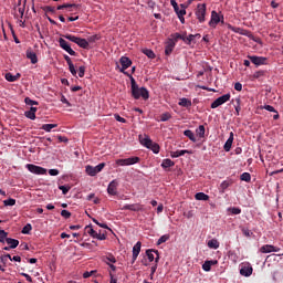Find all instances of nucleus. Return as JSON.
Listing matches in <instances>:
<instances>
[{
    "label": "nucleus",
    "instance_id": "f257e3e1",
    "mask_svg": "<svg viewBox=\"0 0 283 283\" xmlns=\"http://www.w3.org/2000/svg\"><path fill=\"white\" fill-rule=\"evenodd\" d=\"M130 78V94L135 101L143 98V101H149V91L146 87H139L134 76L128 75Z\"/></svg>",
    "mask_w": 283,
    "mask_h": 283
},
{
    "label": "nucleus",
    "instance_id": "13d9d810",
    "mask_svg": "<svg viewBox=\"0 0 283 283\" xmlns=\"http://www.w3.org/2000/svg\"><path fill=\"white\" fill-rule=\"evenodd\" d=\"M93 222H94L95 224H97V227H101L102 229H109V227H107L106 223H101V222H98V220H96V219H93Z\"/></svg>",
    "mask_w": 283,
    "mask_h": 283
},
{
    "label": "nucleus",
    "instance_id": "72a5a7b5",
    "mask_svg": "<svg viewBox=\"0 0 283 283\" xmlns=\"http://www.w3.org/2000/svg\"><path fill=\"white\" fill-rule=\"evenodd\" d=\"M209 249H220V242L217 241V239H212L208 241Z\"/></svg>",
    "mask_w": 283,
    "mask_h": 283
},
{
    "label": "nucleus",
    "instance_id": "c85d7f7f",
    "mask_svg": "<svg viewBox=\"0 0 283 283\" xmlns=\"http://www.w3.org/2000/svg\"><path fill=\"white\" fill-rule=\"evenodd\" d=\"M184 135L189 138V140H191L192 143H197L198 139L196 138V135L193 134V132L191 129H187L184 132Z\"/></svg>",
    "mask_w": 283,
    "mask_h": 283
},
{
    "label": "nucleus",
    "instance_id": "680f3d73",
    "mask_svg": "<svg viewBox=\"0 0 283 283\" xmlns=\"http://www.w3.org/2000/svg\"><path fill=\"white\" fill-rule=\"evenodd\" d=\"M78 76L80 78H83V76H85V66L78 67Z\"/></svg>",
    "mask_w": 283,
    "mask_h": 283
},
{
    "label": "nucleus",
    "instance_id": "bb28decb",
    "mask_svg": "<svg viewBox=\"0 0 283 283\" xmlns=\"http://www.w3.org/2000/svg\"><path fill=\"white\" fill-rule=\"evenodd\" d=\"M103 262H105V264H109V262H112V264H116V256H114V254L108 253V255L103 256Z\"/></svg>",
    "mask_w": 283,
    "mask_h": 283
},
{
    "label": "nucleus",
    "instance_id": "8fccbe9b",
    "mask_svg": "<svg viewBox=\"0 0 283 283\" xmlns=\"http://www.w3.org/2000/svg\"><path fill=\"white\" fill-rule=\"evenodd\" d=\"M101 39V36L98 34L95 35H91L87 38L88 43H96V41H98Z\"/></svg>",
    "mask_w": 283,
    "mask_h": 283
},
{
    "label": "nucleus",
    "instance_id": "69168bd1",
    "mask_svg": "<svg viewBox=\"0 0 283 283\" xmlns=\"http://www.w3.org/2000/svg\"><path fill=\"white\" fill-rule=\"evenodd\" d=\"M260 76H264V72L263 71H258L253 74V78H260Z\"/></svg>",
    "mask_w": 283,
    "mask_h": 283
},
{
    "label": "nucleus",
    "instance_id": "a211bd4d",
    "mask_svg": "<svg viewBox=\"0 0 283 283\" xmlns=\"http://www.w3.org/2000/svg\"><path fill=\"white\" fill-rule=\"evenodd\" d=\"M193 39H200V33L189 34L188 36L187 33H185L184 43H186L187 45H191V43H193Z\"/></svg>",
    "mask_w": 283,
    "mask_h": 283
},
{
    "label": "nucleus",
    "instance_id": "412c9836",
    "mask_svg": "<svg viewBox=\"0 0 283 283\" xmlns=\"http://www.w3.org/2000/svg\"><path fill=\"white\" fill-rule=\"evenodd\" d=\"M232 146H233V132L230 133V136L223 146L224 151H231Z\"/></svg>",
    "mask_w": 283,
    "mask_h": 283
},
{
    "label": "nucleus",
    "instance_id": "603ef678",
    "mask_svg": "<svg viewBox=\"0 0 283 283\" xmlns=\"http://www.w3.org/2000/svg\"><path fill=\"white\" fill-rule=\"evenodd\" d=\"M241 231H242L243 235H245V238H251V235H253L251 230H249L248 228H242Z\"/></svg>",
    "mask_w": 283,
    "mask_h": 283
},
{
    "label": "nucleus",
    "instance_id": "0e129e2a",
    "mask_svg": "<svg viewBox=\"0 0 283 283\" xmlns=\"http://www.w3.org/2000/svg\"><path fill=\"white\" fill-rule=\"evenodd\" d=\"M234 90H235L237 92H242V83L237 82V83L234 84Z\"/></svg>",
    "mask_w": 283,
    "mask_h": 283
},
{
    "label": "nucleus",
    "instance_id": "4c0bfd02",
    "mask_svg": "<svg viewBox=\"0 0 283 283\" xmlns=\"http://www.w3.org/2000/svg\"><path fill=\"white\" fill-rule=\"evenodd\" d=\"M240 180H242L243 182H251V174L249 172H243L240 176Z\"/></svg>",
    "mask_w": 283,
    "mask_h": 283
},
{
    "label": "nucleus",
    "instance_id": "cd10ccee",
    "mask_svg": "<svg viewBox=\"0 0 283 283\" xmlns=\"http://www.w3.org/2000/svg\"><path fill=\"white\" fill-rule=\"evenodd\" d=\"M6 242L9 244L10 249H17V247H19V240L17 239L7 238Z\"/></svg>",
    "mask_w": 283,
    "mask_h": 283
},
{
    "label": "nucleus",
    "instance_id": "9d476101",
    "mask_svg": "<svg viewBox=\"0 0 283 283\" xmlns=\"http://www.w3.org/2000/svg\"><path fill=\"white\" fill-rule=\"evenodd\" d=\"M146 255L149 262H156L158 264L160 260V254L158 253V250H146Z\"/></svg>",
    "mask_w": 283,
    "mask_h": 283
},
{
    "label": "nucleus",
    "instance_id": "7ed1b4c3",
    "mask_svg": "<svg viewBox=\"0 0 283 283\" xmlns=\"http://www.w3.org/2000/svg\"><path fill=\"white\" fill-rule=\"evenodd\" d=\"M195 14L199 21V23H205V21H207L206 17H207V4L205 3H199L197 6V9L195 11Z\"/></svg>",
    "mask_w": 283,
    "mask_h": 283
},
{
    "label": "nucleus",
    "instance_id": "f3484780",
    "mask_svg": "<svg viewBox=\"0 0 283 283\" xmlns=\"http://www.w3.org/2000/svg\"><path fill=\"white\" fill-rule=\"evenodd\" d=\"M174 48H176V42L169 39L165 46L166 56H169L174 52Z\"/></svg>",
    "mask_w": 283,
    "mask_h": 283
},
{
    "label": "nucleus",
    "instance_id": "f8f14e48",
    "mask_svg": "<svg viewBox=\"0 0 283 283\" xmlns=\"http://www.w3.org/2000/svg\"><path fill=\"white\" fill-rule=\"evenodd\" d=\"M118 189V180L114 179L113 181L109 182L107 187V192L109 196H116Z\"/></svg>",
    "mask_w": 283,
    "mask_h": 283
},
{
    "label": "nucleus",
    "instance_id": "2eb2a0df",
    "mask_svg": "<svg viewBox=\"0 0 283 283\" xmlns=\"http://www.w3.org/2000/svg\"><path fill=\"white\" fill-rule=\"evenodd\" d=\"M119 62L122 65L120 72H125V70H127L128 67H132V60H129V57L127 56H122Z\"/></svg>",
    "mask_w": 283,
    "mask_h": 283
},
{
    "label": "nucleus",
    "instance_id": "393cba45",
    "mask_svg": "<svg viewBox=\"0 0 283 283\" xmlns=\"http://www.w3.org/2000/svg\"><path fill=\"white\" fill-rule=\"evenodd\" d=\"M76 45H78V48H83V50H87L90 48V42L85 39L77 38Z\"/></svg>",
    "mask_w": 283,
    "mask_h": 283
},
{
    "label": "nucleus",
    "instance_id": "c03bdc74",
    "mask_svg": "<svg viewBox=\"0 0 283 283\" xmlns=\"http://www.w3.org/2000/svg\"><path fill=\"white\" fill-rule=\"evenodd\" d=\"M170 118H171V114H169V113H163L160 115L161 123H167V120H169Z\"/></svg>",
    "mask_w": 283,
    "mask_h": 283
},
{
    "label": "nucleus",
    "instance_id": "6e6552de",
    "mask_svg": "<svg viewBox=\"0 0 283 283\" xmlns=\"http://www.w3.org/2000/svg\"><path fill=\"white\" fill-rule=\"evenodd\" d=\"M220 22L224 23V17L223 15L220 17V14L218 12L212 11L211 19L209 21L210 28H216L218 25V23H220Z\"/></svg>",
    "mask_w": 283,
    "mask_h": 283
},
{
    "label": "nucleus",
    "instance_id": "4d7b16f0",
    "mask_svg": "<svg viewBox=\"0 0 283 283\" xmlns=\"http://www.w3.org/2000/svg\"><path fill=\"white\" fill-rule=\"evenodd\" d=\"M202 269H203V271H206V272L211 271V263H210L209 261H206V262L202 264Z\"/></svg>",
    "mask_w": 283,
    "mask_h": 283
},
{
    "label": "nucleus",
    "instance_id": "0eeeda50",
    "mask_svg": "<svg viewBox=\"0 0 283 283\" xmlns=\"http://www.w3.org/2000/svg\"><path fill=\"white\" fill-rule=\"evenodd\" d=\"M228 101H231V94L229 93L214 99L211 104V109H217V107H220V105H224V103H228Z\"/></svg>",
    "mask_w": 283,
    "mask_h": 283
},
{
    "label": "nucleus",
    "instance_id": "b1692460",
    "mask_svg": "<svg viewBox=\"0 0 283 283\" xmlns=\"http://www.w3.org/2000/svg\"><path fill=\"white\" fill-rule=\"evenodd\" d=\"M275 251V245L265 244L260 248V253H273Z\"/></svg>",
    "mask_w": 283,
    "mask_h": 283
},
{
    "label": "nucleus",
    "instance_id": "37998d69",
    "mask_svg": "<svg viewBox=\"0 0 283 283\" xmlns=\"http://www.w3.org/2000/svg\"><path fill=\"white\" fill-rule=\"evenodd\" d=\"M185 14H187V10H180L179 13H177L180 23H185Z\"/></svg>",
    "mask_w": 283,
    "mask_h": 283
},
{
    "label": "nucleus",
    "instance_id": "e2e57ef3",
    "mask_svg": "<svg viewBox=\"0 0 283 283\" xmlns=\"http://www.w3.org/2000/svg\"><path fill=\"white\" fill-rule=\"evenodd\" d=\"M95 238L97 240H107V235H105L104 233H98V232H97V235H95Z\"/></svg>",
    "mask_w": 283,
    "mask_h": 283
},
{
    "label": "nucleus",
    "instance_id": "49530a36",
    "mask_svg": "<svg viewBox=\"0 0 283 283\" xmlns=\"http://www.w3.org/2000/svg\"><path fill=\"white\" fill-rule=\"evenodd\" d=\"M24 103H25V105H30L31 107H32L33 105H39V102H36V101H34V99H31L30 97H25V98H24Z\"/></svg>",
    "mask_w": 283,
    "mask_h": 283
},
{
    "label": "nucleus",
    "instance_id": "58836bf2",
    "mask_svg": "<svg viewBox=\"0 0 283 283\" xmlns=\"http://www.w3.org/2000/svg\"><path fill=\"white\" fill-rule=\"evenodd\" d=\"M63 38L67 39V41H72V43H77L78 41V36H75L73 34H64Z\"/></svg>",
    "mask_w": 283,
    "mask_h": 283
},
{
    "label": "nucleus",
    "instance_id": "4468645a",
    "mask_svg": "<svg viewBox=\"0 0 283 283\" xmlns=\"http://www.w3.org/2000/svg\"><path fill=\"white\" fill-rule=\"evenodd\" d=\"M123 211H143V205L140 203H133V205H125L122 208Z\"/></svg>",
    "mask_w": 283,
    "mask_h": 283
},
{
    "label": "nucleus",
    "instance_id": "7c9ffc66",
    "mask_svg": "<svg viewBox=\"0 0 283 283\" xmlns=\"http://www.w3.org/2000/svg\"><path fill=\"white\" fill-rule=\"evenodd\" d=\"M178 105H180V107H191V99L184 97L179 99Z\"/></svg>",
    "mask_w": 283,
    "mask_h": 283
},
{
    "label": "nucleus",
    "instance_id": "f704fd0d",
    "mask_svg": "<svg viewBox=\"0 0 283 283\" xmlns=\"http://www.w3.org/2000/svg\"><path fill=\"white\" fill-rule=\"evenodd\" d=\"M195 198H196L197 200L207 201V200H209V195H207V193H205V192H197V193L195 195Z\"/></svg>",
    "mask_w": 283,
    "mask_h": 283
},
{
    "label": "nucleus",
    "instance_id": "6ab92c4d",
    "mask_svg": "<svg viewBox=\"0 0 283 283\" xmlns=\"http://www.w3.org/2000/svg\"><path fill=\"white\" fill-rule=\"evenodd\" d=\"M27 59L31 60V63L33 65H36V63H39V59L36 57V53H34V51H32L31 49L27 50Z\"/></svg>",
    "mask_w": 283,
    "mask_h": 283
},
{
    "label": "nucleus",
    "instance_id": "4be33fe9",
    "mask_svg": "<svg viewBox=\"0 0 283 283\" xmlns=\"http://www.w3.org/2000/svg\"><path fill=\"white\" fill-rule=\"evenodd\" d=\"M72 8H74V10H78V6L77 4H70V3H64L57 7V10H65L67 9L69 12H74V10H72Z\"/></svg>",
    "mask_w": 283,
    "mask_h": 283
},
{
    "label": "nucleus",
    "instance_id": "c756f323",
    "mask_svg": "<svg viewBox=\"0 0 283 283\" xmlns=\"http://www.w3.org/2000/svg\"><path fill=\"white\" fill-rule=\"evenodd\" d=\"M174 165H176V163L171 159H164L161 163L163 169H169V167H174Z\"/></svg>",
    "mask_w": 283,
    "mask_h": 283
},
{
    "label": "nucleus",
    "instance_id": "052dcab7",
    "mask_svg": "<svg viewBox=\"0 0 283 283\" xmlns=\"http://www.w3.org/2000/svg\"><path fill=\"white\" fill-rule=\"evenodd\" d=\"M69 70L73 76H76V69L74 67V63L69 64Z\"/></svg>",
    "mask_w": 283,
    "mask_h": 283
},
{
    "label": "nucleus",
    "instance_id": "39448f33",
    "mask_svg": "<svg viewBox=\"0 0 283 283\" xmlns=\"http://www.w3.org/2000/svg\"><path fill=\"white\" fill-rule=\"evenodd\" d=\"M25 167L31 174H35V176H45L48 174V169L34 164H27Z\"/></svg>",
    "mask_w": 283,
    "mask_h": 283
},
{
    "label": "nucleus",
    "instance_id": "a19ab883",
    "mask_svg": "<svg viewBox=\"0 0 283 283\" xmlns=\"http://www.w3.org/2000/svg\"><path fill=\"white\" fill-rule=\"evenodd\" d=\"M3 205H4V207H14L17 205V200L10 198V199L4 200Z\"/></svg>",
    "mask_w": 283,
    "mask_h": 283
},
{
    "label": "nucleus",
    "instance_id": "2f4dec72",
    "mask_svg": "<svg viewBox=\"0 0 283 283\" xmlns=\"http://www.w3.org/2000/svg\"><path fill=\"white\" fill-rule=\"evenodd\" d=\"M171 40L176 43H178V41H185V33L180 34V33H174L171 34Z\"/></svg>",
    "mask_w": 283,
    "mask_h": 283
},
{
    "label": "nucleus",
    "instance_id": "c9c22d12",
    "mask_svg": "<svg viewBox=\"0 0 283 283\" xmlns=\"http://www.w3.org/2000/svg\"><path fill=\"white\" fill-rule=\"evenodd\" d=\"M170 238L171 237L169 234L161 235L157 241V245L160 247V244H165V242H167Z\"/></svg>",
    "mask_w": 283,
    "mask_h": 283
},
{
    "label": "nucleus",
    "instance_id": "5fc2aeb1",
    "mask_svg": "<svg viewBox=\"0 0 283 283\" xmlns=\"http://www.w3.org/2000/svg\"><path fill=\"white\" fill-rule=\"evenodd\" d=\"M87 233L90 234L91 238H96L97 232L92 228V227H86Z\"/></svg>",
    "mask_w": 283,
    "mask_h": 283
},
{
    "label": "nucleus",
    "instance_id": "a18cd8bd",
    "mask_svg": "<svg viewBox=\"0 0 283 283\" xmlns=\"http://www.w3.org/2000/svg\"><path fill=\"white\" fill-rule=\"evenodd\" d=\"M30 231H32V224L28 223L27 226L23 227L22 233L24 235H29Z\"/></svg>",
    "mask_w": 283,
    "mask_h": 283
},
{
    "label": "nucleus",
    "instance_id": "473e14b6",
    "mask_svg": "<svg viewBox=\"0 0 283 283\" xmlns=\"http://www.w3.org/2000/svg\"><path fill=\"white\" fill-rule=\"evenodd\" d=\"M59 127V124H43L41 129L44 132H52V129Z\"/></svg>",
    "mask_w": 283,
    "mask_h": 283
},
{
    "label": "nucleus",
    "instance_id": "de8ad7c7",
    "mask_svg": "<svg viewBox=\"0 0 283 283\" xmlns=\"http://www.w3.org/2000/svg\"><path fill=\"white\" fill-rule=\"evenodd\" d=\"M24 116H25L27 118H30V120H35V119H36V114L32 113L31 111H27V112L24 113Z\"/></svg>",
    "mask_w": 283,
    "mask_h": 283
},
{
    "label": "nucleus",
    "instance_id": "aec40b11",
    "mask_svg": "<svg viewBox=\"0 0 283 283\" xmlns=\"http://www.w3.org/2000/svg\"><path fill=\"white\" fill-rule=\"evenodd\" d=\"M4 77L6 81H8L9 83H14L15 81H19L21 78V74L17 73L15 75H13L12 73H6Z\"/></svg>",
    "mask_w": 283,
    "mask_h": 283
},
{
    "label": "nucleus",
    "instance_id": "79ce46f5",
    "mask_svg": "<svg viewBox=\"0 0 283 283\" xmlns=\"http://www.w3.org/2000/svg\"><path fill=\"white\" fill-rule=\"evenodd\" d=\"M228 211H230V213H232V216H240V213H242V209L240 208H228Z\"/></svg>",
    "mask_w": 283,
    "mask_h": 283
},
{
    "label": "nucleus",
    "instance_id": "864d4df0",
    "mask_svg": "<svg viewBox=\"0 0 283 283\" xmlns=\"http://www.w3.org/2000/svg\"><path fill=\"white\" fill-rule=\"evenodd\" d=\"M8 238V232L6 230H0V242H4Z\"/></svg>",
    "mask_w": 283,
    "mask_h": 283
},
{
    "label": "nucleus",
    "instance_id": "423d86ee",
    "mask_svg": "<svg viewBox=\"0 0 283 283\" xmlns=\"http://www.w3.org/2000/svg\"><path fill=\"white\" fill-rule=\"evenodd\" d=\"M137 163H140V157H130L116 160V165H118L119 167H129L132 165H136Z\"/></svg>",
    "mask_w": 283,
    "mask_h": 283
},
{
    "label": "nucleus",
    "instance_id": "338daca9",
    "mask_svg": "<svg viewBox=\"0 0 283 283\" xmlns=\"http://www.w3.org/2000/svg\"><path fill=\"white\" fill-rule=\"evenodd\" d=\"M49 174L50 176H59V169H50Z\"/></svg>",
    "mask_w": 283,
    "mask_h": 283
},
{
    "label": "nucleus",
    "instance_id": "bf43d9fd",
    "mask_svg": "<svg viewBox=\"0 0 283 283\" xmlns=\"http://www.w3.org/2000/svg\"><path fill=\"white\" fill-rule=\"evenodd\" d=\"M263 108L266 109V112H273L274 114H277V111L275 109V107L271 105H265L263 106Z\"/></svg>",
    "mask_w": 283,
    "mask_h": 283
},
{
    "label": "nucleus",
    "instance_id": "a878e982",
    "mask_svg": "<svg viewBox=\"0 0 283 283\" xmlns=\"http://www.w3.org/2000/svg\"><path fill=\"white\" fill-rule=\"evenodd\" d=\"M185 154H191L190 150H176L170 153L171 158H180V156H185Z\"/></svg>",
    "mask_w": 283,
    "mask_h": 283
},
{
    "label": "nucleus",
    "instance_id": "774afa93",
    "mask_svg": "<svg viewBox=\"0 0 283 283\" xmlns=\"http://www.w3.org/2000/svg\"><path fill=\"white\" fill-rule=\"evenodd\" d=\"M111 283H118V280L114 277V274L109 272Z\"/></svg>",
    "mask_w": 283,
    "mask_h": 283
},
{
    "label": "nucleus",
    "instance_id": "09e8293b",
    "mask_svg": "<svg viewBox=\"0 0 283 283\" xmlns=\"http://www.w3.org/2000/svg\"><path fill=\"white\" fill-rule=\"evenodd\" d=\"M170 4L172 6L176 14H179L180 12V7H178V2H176V0H170Z\"/></svg>",
    "mask_w": 283,
    "mask_h": 283
},
{
    "label": "nucleus",
    "instance_id": "e433bc0d",
    "mask_svg": "<svg viewBox=\"0 0 283 283\" xmlns=\"http://www.w3.org/2000/svg\"><path fill=\"white\" fill-rule=\"evenodd\" d=\"M197 136H199V138H205V125H200L198 128H197Z\"/></svg>",
    "mask_w": 283,
    "mask_h": 283
},
{
    "label": "nucleus",
    "instance_id": "ddd939ff",
    "mask_svg": "<svg viewBox=\"0 0 283 283\" xmlns=\"http://www.w3.org/2000/svg\"><path fill=\"white\" fill-rule=\"evenodd\" d=\"M142 247H143V243L140 241H138L133 247V261H132V264H134V262H136V260H138V255H140V248Z\"/></svg>",
    "mask_w": 283,
    "mask_h": 283
},
{
    "label": "nucleus",
    "instance_id": "9b49d317",
    "mask_svg": "<svg viewBox=\"0 0 283 283\" xmlns=\"http://www.w3.org/2000/svg\"><path fill=\"white\" fill-rule=\"evenodd\" d=\"M240 275H243V277H251V275H253V266L249 263L243 264L240 269Z\"/></svg>",
    "mask_w": 283,
    "mask_h": 283
},
{
    "label": "nucleus",
    "instance_id": "3c124183",
    "mask_svg": "<svg viewBox=\"0 0 283 283\" xmlns=\"http://www.w3.org/2000/svg\"><path fill=\"white\" fill-rule=\"evenodd\" d=\"M61 216H62V218H65V220H67V219L72 218V212H70L67 210H62Z\"/></svg>",
    "mask_w": 283,
    "mask_h": 283
},
{
    "label": "nucleus",
    "instance_id": "dca6fc26",
    "mask_svg": "<svg viewBox=\"0 0 283 283\" xmlns=\"http://www.w3.org/2000/svg\"><path fill=\"white\" fill-rule=\"evenodd\" d=\"M251 63H253L254 65H264L266 63V57H262V56H249Z\"/></svg>",
    "mask_w": 283,
    "mask_h": 283
},
{
    "label": "nucleus",
    "instance_id": "ea45409f",
    "mask_svg": "<svg viewBox=\"0 0 283 283\" xmlns=\"http://www.w3.org/2000/svg\"><path fill=\"white\" fill-rule=\"evenodd\" d=\"M143 53H144L146 56H148V59H156V53H154V51L150 50V49L144 50Z\"/></svg>",
    "mask_w": 283,
    "mask_h": 283
},
{
    "label": "nucleus",
    "instance_id": "20e7f679",
    "mask_svg": "<svg viewBox=\"0 0 283 283\" xmlns=\"http://www.w3.org/2000/svg\"><path fill=\"white\" fill-rule=\"evenodd\" d=\"M103 169H105V163H101L95 167L90 166V165H87L85 167V171H86L87 176H92V177L96 176V174H101V171H103Z\"/></svg>",
    "mask_w": 283,
    "mask_h": 283
},
{
    "label": "nucleus",
    "instance_id": "1a4fd4ad",
    "mask_svg": "<svg viewBox=\"0 0 283 283\" xmlns=\"http://www.w3.org/2000/svg\"><path fill=\"white\" fill-rule=\"evenodd\" d=\"M59 43H60V48H62V50L67 52V54H70L71 56H76V51H73L72 46H70V44L67 43V41H65V39L60 38Z\"/></svg>",
    "mask_w": 283,
    "mask_h": 283
},
{
    "label": "nucleus",
    "instance_id": "6e6d98bb",
    "mask_svg": "<svg viewBox=\"0 0 283 283\" xmlns=\"http://www.w3.org/2000/svg\"><path fill=\"white\" fill-rule=\"evenodd\" d=\"M60 191H62L63 196H67V192L70 191V187L67 186H59Z\"/></svg>",
    "mask_w": 283,
    "mask_h": 283
},
{
    "label": "nucleus",
    "instance_id": "5701e85b",
    "mask_svg": "<svg viewBox=\"0 0 283 283\" xmlns=\"http://www.w3.org/2000/svg\"><path fill=\"white\" fill-rule=\"evenodd\" d=\"M231 185H233V181L231 179L222 181L220 185L221 193H224V191H227V189H229V187H231Z\"/></svg>",
    "mask_w": 283,
    "mask_h": 283
},
{
    "label": "nucleus",
    "instance_id": "f03ea898",
    "mask_svg": "<svg viewBox=\"0 0 283 283\" xmlns=\"http://www.w3.org/2000/svg\"><path fill=\"white\" fill-rule=\"evenodd\" d=\"M139 142L144 147L150 149L153 154H160V145L153 142L149 136L143 137V135H139Z\"/></svg>",
    "mask_w": 283,
    "mask_h": 283
}]
</instances>
